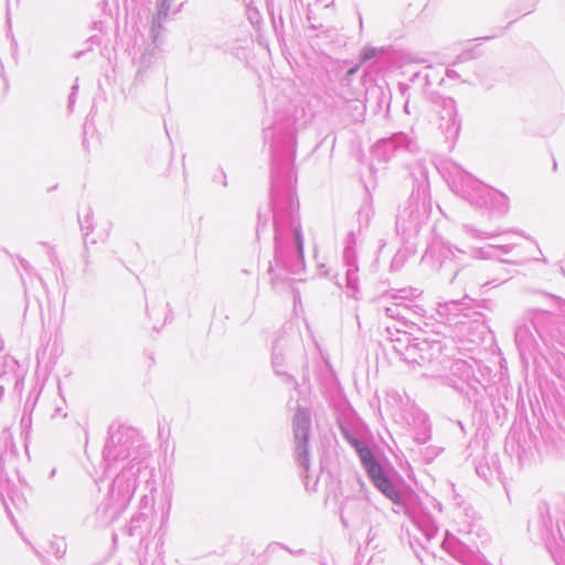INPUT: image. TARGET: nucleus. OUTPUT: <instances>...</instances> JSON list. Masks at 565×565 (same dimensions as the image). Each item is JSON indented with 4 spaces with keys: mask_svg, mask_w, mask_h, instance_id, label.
Listing matches in <instances>:
<instances>
[{
    "mask_svg": "<svg viewBox=\"0 0 565 565\" xmlns=\"http://www.w3.org/2000/svg\"><path fill=\"white\" fill-rule=\"evenodd\" d=\"M18 457L14 448H7L0 454V498L4 504V497L13 501L15 493L14 479H19Z\"/></svg>",
    "mask_w": 565,
    "mask_h": 565,
    "instance_id": "9d476101",
    "label": "nucleus"
},
{
    "mask_svg": "<svg viewBox=\"0 0 565 565\" xmlns=\"http://www.w3.org/2000/svg\"><path fill=\"white\" fill-rule=\"evenodd\" d=\"M271 213L275 230V257L267 273L275 290L285 289L291 276L305 269L303 238L298 215V201L292 191L291 164L295 156V135L289 130L271 145Z\"/></svg>",
    "mask_w": 565,
    "mask_h": 565,
    "instance_id": "f257e3e1",
    "label": "nucleus"
},
{
    "mask_svg": "<svg viewBox=\"0 0 565 565\" xmlns=\"http://www.w3.org/2000/svg\"><path fill=\"white\" fill-rule=\"evenodd\" d=\"M446 75H447V77H449V78H457V77H458L457 72H456V71H454V70H450V68H448V70L446 71Z\"/></svg>",
    "mask_w": 565,
    "mask_h": 565,
    "instance_id": "e433bc0d",
    "label": "nucleus"
},
{
    "mask_svg": "<svg viewBox=\"0 0 565 565\" xmlns=\"http://www.w3.org/2000/svg\"><path fill=\"white\" fill-rule=\"evenodd\" d=\"M340 430L343 438L355 449L361 463L374 455L370 447L359 438L358 433L351 427L340 424Z\"/></svg>",
    "mask_w": 565,
    "mask_h": 565,
    "instance_id": "6ab92c4d",
    "label": "nucleus"
},
{
    "mask_svg": "<svg viewBox=\"0 0 565 565\" xmlns=\"http://www.w3.org/2000/svg\"><path fill=\"white\" fill-rule=\"evenodd\" d=\"M135 458L113 480L107 493V509L111 510V518L119 516L128 507L137 489V477L146 470L142 462H134Z\"/></svg>",
    "mask_w": 565,
    "mask_h": 565,
    "instance_id": "20e7f679",
    "label": "nucleus"
},
{
    "mask_svg": "<svg viewBox=\"0 0 565 565\" xmlns=\"http://www.w3.org/2000/svg\"><path fill=\"white\" fill-rule=\"evenodd\" d=\"M311 429V414L307 408L300 407L292 419L294 431V456L295 460L303 472L310 468L309 437Z\"/></svg>",
    "mask_w": 565,
    "mask_h": 565,
    "instance_id": "423d86ee",
    "label": "nucleus"
},
{
    "mask_svg": "<svg viewBox=\"0 0 565 565\" xmlns=\"http://www.w3.org/2000/svg\"><path fill=\"white\" fill-rule=\"evenodd\" d=\"M418 150L414 138L405 132H395L388 138L379 140L373 147L374 157L387 163L393 159L404 160L407 154H414Z\"/></svg>",
    "mask_w": 565,
    "mask_h": 565,
    "instance_id": "0eeeda50",
    "label": "nucleus"
},
{
    "mask_svg": "<svg viewBox=\"0 0 565 565\" xmlns=\"http://www.w3.org/2000/svg\"><path fill=\"white\" fill-rule=\"evenodd\" d=\"M386 332L388 333L390 339L393 343L394 351L408 364L411 358L407 355V351L411 350V348H413L416 338H413L406 331L402 332L398 328H395L396 338H394L392 327H386Z\"/></svg>",
    "mask_w": 565,
    "mask_h": 565,
    "instance_id": "f3484780",
    "label": "nucleus"
},
{
    "mask_svg": "<svg viewBox=\"0 0 565 565\" xmlns=\"http://www.w3.org/2000/svg\"><path fill=\"white\" fill-rule=\"evenodd\" d=\"M430 438L429 429L425 428V430L422 434H416L414 439L418 444H425Z\"/></svg>",
    "mask_w": 565,
    "mask_h": 565,
    "instance_id": "7c9ffc66",
    "label": "nucleus"
},
{
    "mask_svg": "<svg viewBox=\"0 0 565 565\" xmlns=\"http://www.w3.org/2000/svg\"><path fill=\"white\" fill-rule=\"evenodd\" d=\"M358 482L360 483L361 487L364 486L363 481L361 479H358Z\"/></svg>",
    "mask_w": 565,
    "mask_h": 565,
    "instance_id": "37998d69",
    "label": "nucleus"
},
{
    "mask_svg": "<svg viewBox=\"0 0 565 565\" xmlns=\"http://www.w3.org/2000/svg\"><path fill=\"white\" fill-rule=\"evenodd\" d=\"M393 291L395 289L383 294L375 300L376 311L379 316L399 322V301L393 300Z\"/></svg>",
    "mask_w": 565,
    "mask_h": 565,
    "instance_id": "a211bd4d",
    "label": "nucleus"
},
{
    "mask_svg": "<svg viewBox=\"0 0 565 565\" xmlns=\"http://www.w3.org/2000/svg\"><path fill=\"white\" fill-rule=\"evenodd\" d=\"M350 102L354 104L353 105L354 109H360L361 110L359 113V117H361L363 115V109H364V106H363L362 102L359 100V99H352Z\"/></svg>",
    "mask_w": 565,
    "mask_h": 565,
    "instance_id": "f704fd0d",
    "label": "nucleus"
},
{
    "mask_svg": "<svg viewBox=\"0 0 565 565\" xmlns=\"http://www.w3.org/2000/svg\"><path fill=\"white\" fill-rule=\"evenodd\" d=\"M214 181H221V178H220V177H217V175H215V177H214Z\"/></svg>",
    "mask_w": 565,
    "mask_h": 565,
    "instance_id": "c03bdc74",
    "label": "nucleus"
},
{
    "mask_svg": "<svg viewBox=\"0 0 565 565\" xmlns=\"http://www.w3.org/2000/svg\"><path fill=\"white\" fill-rule=\"evenodd\" d=\"M539 511L541 515L539 521L541 540L545 543L555 561H557L565 555V537L559 529L557 530L558 536L553 533L550 526L551 520L548 515V507L546 504H542L539 507Z\"/></svg>",
    "mask_w": 565,
    "mask_h": 565,
    "instance_id": "ddd939ff",
    "label": "nucleus"
},
{
    "mask_svg": "<svg viewBox=\"0 0 565 565\" xmlns=\"http://www.w3.org/2000/svg\"><path fill=\"white\" fill-rule=\"evenodd\" d=\"M362 466L366 470V473L374 487L381 491L386 498H388L394 503H401L402 495L397 487L393 483L391 478L387 476L386 471L382 467V465L377 461L375 456L373 455L364 462Z\"/></svg>",
    "mask_w": 565,
    "mask_h": 565,
    "instance_id": "9b49d317",
    "label": "nucleus"
},
{
    "mask_svg": "<svg viewBox=\"0 0 565 565\" xmlns=\"http://www.w3.org/2000/svg\"><path fill=\"white\" fill-rule=\"evenodd\" d=\"M276 129V127L265 129V139H267L269 136L273 137Z\"/></svg>",
    "mask_w": 565,
    "mask_h": 565,
    "instance_id": "4c0bfd02",
    "label": "nucleus"
},
{
    "mask_svg": "<svg viewBox=\"0 0 565 565\" xmlns=\"http://www.w3.org/2000/svg\"><path fill=\"white\" fill-rule=\"evenodd\" d=\"M405 110L408 111V104H405Z\"/></svg>",
    "mask_w": 565,
    "mask_h": 565,
    "instance_id": "a18cd8bd",
    "label": "nucleus"
},
{
    "mask_svg": "<svg viewBox=\"0 0 565 565\" xmlns=\"http://www.w3.org/2000/svg\"><path fill=\"white\" fill-rule=\"evenodd\" d=\"M457 193L477 206H487L494 204L493 200H498L499 204H504L507 196L468 173L461 175L460 184L457 185Z\"/></svg>",
    "mask_w": 565,
    "mask_h": 565,
    "instance_id": "6e6552de",
    "label": "nucleus"
},
{
    "mask_svg": "<svg viewBox=\"0 0 565 565\" xmlns=\"http://www.w3.org/2000/svg\"><path fill=\"white\" fill-rule=\"evenodd\" d=\"M79 223H81V228L84 232V235L87 236L89 234V232L93 230L90 214H87L83 221L79 220Z\"/></svg>",
    "mask_w": 565,
    "mask_h": 565,
    "instance_id": "c85d7f7f",
    "label": "nucleus"
},
{
    "mask_svg": "<svg viewBox=\"0 0 565 565\" xmlns=\"http://www.w3.org/2000/svg\"><path fill=\"white\" fill-rule=\"evenodd\" d=\"M420 294L416 288H402L393 291V300L399 301V323L403 326L408 322L415 323V318L424 316V308L415 301Z\"/></svg>",
    "mask_w": 565,
    "mask_h": 565,
    "instance_id": "f8f14e48",
    "label": "nucleus"
},
{
    "mask_svg": "<svg viewBox=\"0 0 565 565\" xmlns=\"http://www.w3.org/2000/svg\"><path fill=\"white\" fill-rule=\"evenodd\" d=\"M51 548H52L53 554L57 558H62L66 553V543L62 540L54 541L51 543Z\"/></svg>",
    "mask_w": 565,
    "mask_h": 565,
    "instance_id": "a878e982",
    "label": "nucleus"
},
{
    "mask_svg": "<svg viewBox=\"0 0 565 565\" xmlns=\"http://www.w3.org/2000/svg\"><path fill=\"white\" fill-rule=\"evenodd\" d=\"M139 444L140 440L135 429L121 425H110L109 437L103 451L106 468L116 461L132 457Z\"/></svg>",
    "mask_w": 565,
    "mask_h": 565,
    "instance_id": "39448f33",
    "label": "nucleus"
},
{
    "mask_svg": "<svg viewBox=\"0 0 565 565\" xmlns=\"http://www.w3.org/2000/svg\"><path fill=\"white\" fill-rule=\"evenodd\" d=\"M151 499L148 495H142L139 502V510L143 511L149 510L151 508Z\"/></svg>",
    "mask_w": 565,
    "mask_h": 565,
    "instance_id": "2f4dec72",
    "label": "nucleus"
},
{
    "mask_svg": "<svg viewBox=\"0 0 565 565\" xmlns=\"http://www.w3.org/2000/svg\"><path fill=\"white\" fill-rule=\"evenodd\" d=\"M449 253L452 255V259L461 265L462 260L468 257L472 259H484L489 258V254L483 250V248L473 247L469 252L461 250L459 248H455V250L449 249Z\"/></svg>",
    "mask_w": 565,
    "mask_h": 565,
    "instance_id": "4be33fe9",
    "label": "nucleus"
},
{
    "mask_svg": "<svg viewBox=\"0 0 565 565\" xmlns=\"http://www.w3.org/2000/svg\"><path fill=\"white\" fill-rule=\"evenodd\" d=\"M149 523V514L143 511H139L131 519L126 529V533L129 536L142 537L145 532L143 527Z\"/></svg>",
    "mask_w": 565,
    "mask_h": 565,
    "instance_id": "412c9836",
    "label": "nucleus"
},
{
    "mask_svg": "<svg viewBox=\"0 0 565 565\" xmlns=\"http://www.w3.org/2000/svg\"><path fill=\"white\" fill-rule=\"evenodd\" d=\"M55 472L56 470L55 469H52L51 473H50V478H53L55 476Z\"/></svg>",
    "mask_w": 565,
    "mask_h": 565,
    "instance_id": "79ce46f5",
    "label": "nucleus"
},
{
    "mask_svg": "<svg viewBox=\"0 0 565 565\" xmlns=\"http://www.w3.org/2000/svg\"><path fill=\"white\" fill-rule=\"evenodd\" d=\"M77 89H78V86L75 84L73 87H72V92L68 96V108L71 109L72 106L74 105L75 103V97H76V93H77Z\"/></svg>",
    "mask_w": 565,
    "mask_h": 565,
    "instance_id": "72a5a7b5",
    "label": "nucleus"
},
{
    "mask_svg": "<svg viewBox=\"0 0 565 565\" xmlns=\"http://www.w3.org/2000/svg\"><path fill=\"white\" fill-rule=\"evenodd\" d=\"M286 353L287 341L285 339L276 340L273 345L271 365L276 375L280 376L284 383L297 386L295 377L287 372Z\"/></svg>",
    "mask_w": 565,
    "mask_h": 565,
    "instance_id": "2eb2a0df",
    "label": "nucleus"
},
{
    "mask_svg": "<svg viewBox=\"0 0 565 565\" xmlns=\"http://www.w3.org/2000/svg\"><path fill=\"white\" fill-rule=\"evenodd\" d=\"M373 539H374V535H372V531H370L367 534V541H366L367 546H370L372 544Z\"/></svg>",
    "mask_w": 565,
    "mask_h": 565,
    "instance_id": "58836bf2",
    "label": "nucleus"
},
{
    "mask_svg": "<svg viewBox=\"0 0 565 565\" xmlns=\"http://www.w3.org/2000/svg\"><path fill=\"white\" fill-rule=\"evenodd\" d=\"M420 78H423L425 81V84L427 86L430 85V77H429L428 73H425L424 75H422V73H416V74H414L412 81L415 82V81L420 79Z\"/></svg>",
    "mask_w": 565,
    "mask_h": 565,
    "instance_id": "473e14b6",
    "label": "nucleus"
},
{
    "mask_svg": "<svg viewBox=\"0 0 565 565\" xmlns=\"http://www.w3.org/2000/svg\"><path fill=\"white\" fill-rule=\"evenodd\" d=\"M356 71H358V67H356V66L351 67V68L347 72L345 77L343 78V81L349 79L353 74H355V72H356Z\"/></svg>",
    "mask_w": 565,
    "mask_h": 565,
    "instance_id": "c9c22d12",
    "label": "nucleus"
},
{
    "mask_svg": "<svg viewBox=\"0 0 565 565\" xmlns=\"http://www.w3.org/2000/svg\"><path fill=\"white\" fill-rule=\"evenodd\" d=\"M220 178H221L223 186H226L227 183H226V175H225V173L221 172L220 173Z\"/></svg>",
    "mask_w": 565,
    "mask_h": 565,
    "instance_id": "ea45409f",
    "label": "nucleus"
},
{
    "mask_svg": "<svg viewBox=\"0 0 565 565\" xmlns=\"http://www.w3.org/2000/svg\"><path fill=\"white\" fill-rule=\"evenodd\" d=\"M174 0H159L157 2V13L152 18V32H154L156 29H160L162 26V22L168 18L170 8Z\"/></svg>",
    "mask_w": 565,
    "mask_h": 565,
    "instance_id": "5701e85b",
    "label": "nucleus"
},
{
    "mask_svg": "<svg viewBox=\"0 0 565 565\" xmlns=\"http://www.w3.org/2000/svg\"><path fill=\"white\" fill-rule=\"evenodd\" d=\"M446 347L438 339L416 338L413 348L407 351L408 364L422 369V375L440 379L445 375L447 363Z\"/></svg>",
    "mask_w": 565,
    "mask_h": 565,
    "instance_id": "f03ea898",
    "label": "nucleus"
},
{
    "mask_svg": "<svg viewBox=\"0 0 565 565\" xmlns=\"http://www.w3.org/2000/svg\"><path fill=\"white\" fill-rule=\"evenodd\" d=\"M475 274L473 268H471L468 264H462L459 269H457L451 278V282H462L465 285L475 284L472 279V275ZM477 285L482 284L481 281H476Z\"/></svg>",
    "mask_w": 565,
    "mask_h": 565,
    "instance_id": "b1692460",
    "label": "nucleus"
},
{
    "mask_svg": "<svg viewBox=\"0 0 565 565\" xmlns=\"http://www.w3.org/2000/svg\"><path fill=\"white\" fill-rule=\"evenodd\" d=\"M472 367L468 362L460 359L451 360L450 356L447 354L445 375L441 379H446L458 391H462L463 388L456 383L455 379L468 383L469 380L472 377Z\"/></svg>",
    "mask_w": 565,
    "mask_h": 565,
    "instance_id": "dca6fc26",
    "label": "nucleus"
},
{
    "mask_svg": "<svg viewBox=\"0 0 565 565\" xmlns=\"http://www.w3.org/2000/svg\"><path fill=\"white\" fill-rule=\"evenodd\" d=\"M466 228V232L469 233L471 236L473 237H478V238H488V237H493L495 236L497 234L495 233H486V232H480V231H477V230H473V228H470L468 226H465Z\"/></svg>",
    "mask_w": 565,
    "mask_h": 565,
    "instance_id": "cd10ccee",
    "label": "nucleus"
},
{
    "mask_svg": "<svg viewBox=\"0 0 565 565\" xmlns=\"http://www.w3.org/2000/svg\"><path fill=\"white\" fill-rule=\"evenodd\" d=\"M377 55V50L375 47H364L362 51V60L370 61Z\"/></svg>",
    "mask_w": 565,
    "mask_h": 565,
    "instance_id": "c756f323",
    "label": "nucleus"
},
{
    "mask_svg": "<svg viewBox=\"0 0 565 565\" xmlns=\"http://www.w3.org/2000/svg\"><path fill=\"white\" fill-rule=\"evenodd\" d=\"M418 529L423 532L427 541H430L437 534V526L430 520L418 523Z\"/></svg>",
    "mask_w": 565,
    "mask_h": 565,
    "instance_id": "393cba45",
    "label": "nucleus"
},
{
    "mask_svg": "<svg viewBox=\"0 0 565 565\" xmlns=\"http://www.w3.org/2000/svg\"><path fill=\"white\" fill-rule=\"evenodd\" d=\"M268 216H263L260 213L258 214V223L256 228V235L259 239L263 232H265L268 228Z\"/></svg>",
    "mask_w": 565,
    "mask_h": 565,
    "instance_id": "bb28decb",
    "label": "nucleus"
},
{
    "mask_svg": "<svg viewBox=\"0 0 565 565\" xmlns=\"http://www.w3.org/2000/svg\"><path fill=\"white\" fill-rule=\"evenodd\" d=\"M429 213L428 183L423 180L399 207L396 227L403 233H417L428 220Z\"/></svg>",
    "mask_w": 565,
    "mask_h": 565,
    "instance_id": "7ed1b4c3",
    "label": "nucleus"
},
{
    "mask_svg": "<svg viewBox=\"0 0 565 565\" xmlns=\"http://www.w3.org/2000/svg\"><path fill=\"white\" fill-rule=\"evenodd\" d=\"M371 505L365 499L347 498L340 508V516L345 527L361 526L369 522Z\"/></svg>",
    "mask_w": 565,
    "mask_h": 565,
    "instance_id": "4468645a",
    "label": "nucleus"
},
{
    "mask_svg": "<svg viewBox=\"0 0 565 565\" xmlns=\"http://www.w3.org/2000/svg\"><path fill=\"white\" fill-rule=\"evenodd\" d=\"M343 259L347 266V285L349 288L356 290L358 289V263L355 257V250L351 246H347L343 252Z\"/></svg>",
    "mask_w": 565,
    "mask_h": 565,
    "instance_id": "aec40b11",
    "label": "nucleus"
},
{
    "mask_svg": "<svg viewBox=\"0 0 565 565\" xmlns=\"http://www.w3.org/2000/svg\"><path fill=\"white\" fill-rule=\"evenodd\" d=\"M437 127L446 142L454 143L460 130L457 105L451 97H441L437 102Z\"/></svg>",
    "mask_w": 565,
    "mask_h": 565,
    "instance_id": "1a4fd4ad",
    "label": "nucleus"
},
{
    "mask_svg": "<svg viewBox=\"0 0 565 565\" xmlns=\"http://www.w3.org/2000/svg\"><path fill=\"white\" fill-rule=\"evenodd\" d=\"M500 248H502L505 253L510 250L509 246H500Z\"/></svg>",
    "mask_w": 565,
    "mask_h": 565,
    "instance_id": "a19ab883",
    "label": "nucleus"
}]
</instances>
